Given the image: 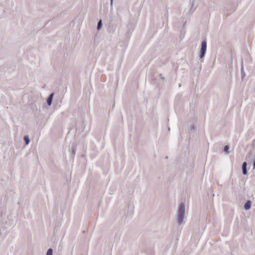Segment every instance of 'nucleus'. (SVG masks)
<instances>
[{
	"mask_svg": "<svg viewBox=\"0 0 255 255\" xmlns=\"http://www.w3.org/2000/svg\"><path fill=\"white\" fill-rule=\"evenodd\" d=\"M23 139L25 141V144L28 145L30 142V139L28 137V135H25L24 136Z\"/></svg>",
	"mask_w": 255,
	"mask_h": 255,
	"instance_id": "8",
	"label": "nucleus"
},
{
	"mask_svg": "<svg viewBox=\"0 0 255 255\" xmlns=\"http://www.w3.org/2000/svg\"><path fill=\"white\" fill-rule=\"evenodd\" d=\"M245 76V74H242V78H243L244 76Z\"/></svg>",
	"mask_w": 255,
	"mask_h": 255,
	"instance_id": "14",
	"label": "nucleus"
},
{
	"mask_svg": "<svg viewBox=\"0 0 255 255\" xmlns=\"http://www.w3.org/2000/svg\"><path fill=\"white\" fill-rule=\"evenodd\" d=\"M229 149V146L228 145H225L224 148V151L225 152H228Z\"/></svg>",
	"mask_w": 255,
	"mask_h": 255,
	"instance_id": "10",
	"label": "nucleus"
},
{
	"mask_svg": "<svg viewBox=\"0 0 255 255\" xmlns=\"http://www.w3.org/2000/svg\"><path fill=\"white\" fill-rule=\"evenodd\" d=\"M102 25H103L102 20V19H100L98 21V23H97V30H99L100 29H101V28L102 27Z\"/></svg>",
	"mask_w": 255,
	"mask_h": 255,
	"instance_id": "7",
	"label": "nucleus"
},
{
	"mask_svg": "<svg viewBox=\"0 0 255 255\" xmlns=\"http://www.w3.org/2000/svg\"><path fill=\"white\" fill-rule=\"evenodd\" d=\"M190 128L191 130H194L195 129L194 125H191Z\"/></svg>",
	"mask_w": 255,
	"mask_h": 255,
	"instance_id": "12",
	"label": "nucleus"
},
{
	"mask_svg": "<svg viewBox=\"0 0 255 255\" xmlns=\"http://www.w3.org/2000/svg\"><path fill=\"white\" fill-rule=\"evenodd\" d=\"M190 4H191L190 11L191 13H192L197 7L198 4L195 3V0H190Z\"/></svg>",
	"mask_w": 255,
	"mask_h": 255,
	"instance_id": "3",
	"label": "nucleus"
},
{
	"mask_svg": "<svg viewBox=\"0 0 255 255\" xmlns=\"http://www.w3.org/2000/svg\"><path fill=\"white\" fill-rule=\"evenodd\" d=\"M53 255V250L51 248H49L46 253V255Z\"/></svg>",
	"mask_w": 255,
	"mask_h": 255,
	"instance_id": "9",
	"label": "nucleus"
},
{
	"mask_svg": "<svg viewBox=\"0 0 255 255\" xmlns=\"http://www.w3.org/2000/svg\"><path fill=\"white\" fill-rule=\"evenodd\" d=\"M247 162L245 161L243 163V164H242V172H243V174L244 175H247V173H248V171H247Z\"/></svg>",
	"mask_w": 255,
	"mask_h": 255,
	"instance_id": "5",
	"label": "nucleus"
},
{
	"mask_svg": "<svg viewBox=\"0 0 255 255\" xmlns=\"http://www.w3.org/2000/svg\"><path fill=\"white\" fill-rule=\"evenodd\" d=\"M241 70H242V72H243V67H242Z\"/></svg>",
	"mask_w": 255,
	"mask_h": 255,
	"instance_id": "15",
	"label": "nucleus"
},
{
	"mask_svg": "<svg viewBox=\"0 0 255 255\" xmlns=\"http://www.w3.org/2000/svg\"><path fill=\"white\" fill-rule=\"evenodd\" d=\"M248 157H250V154L249 153L247 155L246 158H247Z\"/></svg>",
	"mask_w": 255,
	"mask_h": 255,
	"instance_id": "13",
	"label": "nucleus"
},
{
	"mask_svg": "<svg viewBox=\"0 0 255 255\" xmlns=\"http://www.w3.org/2000/svg\"><path fill=\"white\" fill-rule=\"evenodd\" d=\"M207 50V41L204 40L201 42V47L200 50L199 57L200 58H203L205 55Z\"/></svg>",
	"mask_w": 255,
	"mask_h": 255,
	"instance_id": "2",
	"label": "nucleus"
},
{
	"mask_svg": "<svg viewBox=\"0 0 255 255\" xmlns=\"http://www.w3.org/2000/svg\"><path fill=\"white\" fill-rule=\"evenodd\" d=\"M53 96H54V93H52L50 94L49 95V96L48 97V98H47L46 102H47V104L48 106L51 105Z\"/></svg>",
	"mask_w": 255,
	"mask_h": 255,
	"instance_id": "4",
	"label": "nucleus"
},
{
	"mask_svg": "<svg viewBox=\"0 0 255 255\" xmlns=\"http://www.w3.org/2000/svg\"><path fill=\"white\" fill-rule=\"evenodd\" d=\"M251 201L248 200L244 205V208L246 210H249L251 207Z\"/></svg>",
	"mask_w": 255,
	"mask_h": 255,
	"instance_id": "6",
	"label": "nucleus"
},
{
	"mask_svg": "<svg viewBox=\"0 0 255 255\" xmlns=\"http://www.w3.org/2000/svg\"><path fill=\"white\" fill-rule=\"evenodd\" d=\"M113 0H110V6L111 8H113Z\"/></svg>",
	"mask_w": 255,
	"mask_h": 255,
	"instance_id": "11",
	"label": "nucleus"
},
{
	"mask_svg": "<svg viewBox=\"0 0 255 255\" xmlns=\"http://www.w3.org/2000/svg\"><path fill=\"white\" fill-rule=\"evenodd\" d=\"M185 211V204L182 202L179 204L177 211V222L179 224H181L183 222Z\"/></svg>",
	"mask_w": 255,
	"mask_h": 255,
	"instance_id": "1",
	"label": "nucleus"
}]
</instances>
